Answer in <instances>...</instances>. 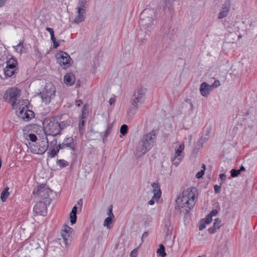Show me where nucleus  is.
<instances>
[{
    "label": "nucleus",
    "mask_w": 257,
    "mask_h": 257,
    "mask_svg": "<svg viewBox=\"0 0 257 257\" xmlns=\"http://www.w3.org/2000/svg\"><path fill=\"white\" fill-rule=\"evenodd\" d=\"M156 134V131L152 130L150 133L143 136L135 152V155L137 158L143 157L151 149L155 140Z\"/></svg>",
    "instance_id": "1"
},
{
    "label": "nucleus",
    "mask_w": 257,
    "mask_h": 257,
    "mask_svg": "<svg viewBox=\"0 0 257 257\" xmlns=\"http://www.w3.org/2000/svg\"><path fill=\"white\" fill-rule=\"evenodd\" d=\"M197 189L196 188H190L183 191L182 194L176 200L175 209L179 210L185 207L192 209L195 204V196Z\"/></svg>",
    "instance_id": "2"
},
{
    "label": "nucleus",
    "mask_w": 257,
    "mask_h": 257,
    "mask_svg": "<svg viewBox=\"0 0 257 257\" xmlns=\"http://www.w3.org/2000/svg\"><path fill=\"white\" fill-rule=\"evenodd\" d=\"M154 13L150 10H145L140 15L139 25L141 29L151 32L154 30L156 21L154 18Z\"/></svg>",
    "instance_id": "3"
},
{
    "label": "nucleus",
    "mask_w": 257,
    "mask_h": 257,
    "mask_svg": "<svg viewBox=\"0 0 257 257\" xmlns=\"http://www.w3.org/2000/svg\"><path fill=\"white\" fill-rule=\"evenodd\" d=\"M147 91V88L141 85L137 87L134 90L131 99V103L136 109L145 102Z\"/></svg>",
    "instance_id": "4"
},
{
    "label": "nucleus",
    "mask_w": 257,
    "mask_h": 257,
    "mask_svg": "<svg viewBox=\"0 0 257 257\" xmlns=\"http://www.w3.org/2000/svg\"><path fill=\"white\" fill-rule=\"evenodd\" d=\"M56 90L52 83H47L39 93L42 101L45 104H49L55 96Z\"/></svg>",
    "instance_id": "5"
},
{
    "label": "nucleus",
    "mask_w": 257,
    "mask_h": 257,
    "mask_svg": "<svg viewBox=\"0 0 257 257\" xmlns=\"http://www.w3.org/2000/svg\"><path fill=\"white\" fill-rule=\"evenodd\" d=\"M30 152L34 154L42 155L48 149L49 141L39 140L36 144L30 142L27 145Z\"/></svg>",
    "instance_id": "6"
},
{
    "label": "nucleus",
    "mask_w": 257,
    "mask_h": 257,
    "mask_svg": "<svg viewBox=\"0 0 257 257\" xmlns=\"http://www.w3.org/2000/svg\"><path fill=\"white\" fill-rule=\"evenodd\" d=\"M7 92L9 94L10 98L13 107L21 106L23 104H25L26 107L27 106L28 100L27 99L22 100L17 103V99L20 95V92L19 89L17 88H11L8 90Z\"/></svg>",
    "instance_id": "7"
},
{
    "label": "nucleus",
    "mask_w": 257,
    "mask_h": 257,
    "mask_svg": "<svg viewBox=\"0 0 257 257\" xmlns=\"http://www.w3.org/2000/svg\"><path fill=\"white\" fill-rule=\"evenodd\" d=\"M51 193L52 190L46 185L43 184L38 186L37 188H35L33 191V194L38 196L41 198V201L47 202L48 203H50L49 196Z\"/></svg>",
    "instance_id": "8"
},
{
    "label": "nucleus",
    "mask_w": 257,
    "mask_h": 257,
    "mask_svg": "<svg viewBox=\"0 0 257 257\" xmlns=\"http://www.w3.org/2000/svg\"><path fill=\"white\" fill-rule=\"evenodd\" d=\"M73 231V229L67 225L63 226V229L61 231V236L62 239L60 243H64L66 247L69 246L71 242L70 234Z\"/></svg>",
    "instance_id": "9"
},
{
    "label": "nucleus",
    "mask_w": 257,
    "mask_h": 257,
    "mask_svg": "<svg viewBox=\"0 0 257 257\" xmlns=\"http://www.w3.org/2000/svg\"><path fill=\"white\" fill-rule=\"evenodd\" d=\"M56 56L60 65L64 67H68L69 66L71 58L67 53L60 51L57 53Z\"/></svg>",
    "instance_id": "10"
},
{
    "label": "nucleus",
    "mask_w": 257,
    "mask_h": 257,
    "mask_svg": "<svg viewBox=\"0 0 257 257\" xmlns=\"http://www.w3.org/2000/svg\"><path fill=\"white\" fill-rule=\"evenodd\" d=\"M47 202L40 201L37 203L34 207V212L37 215L45 216L47 214V207L46 205Z\"/></svg>",
    "instance_id": "11"
},
{
    "label": "nucleus",
    "mask_w": 257,
    "mask_h": 257,
    "mask_svg": "<svg viewBox=\"0 0 257 257\" xmlns=\"http://www.w3.org/2000/svg\"><path fill=\"white\" fill-rule=\"evenodd\" d=\"M231 7V1L230 0H225L223 4L222 5L220 11L218 15V18L219 19H222L226 17L228 14Z\"/></svg>",
    "instance_id": "12"
},
{
    "label": "nucleus",
    "mask_w": 257,
    "mask_h": 257,
    "mask_svg": "<svg viewBox=\"0 0 257 257\" xmlns=\"http://www.w3.org/2000/svg\"><path fill=\"white\" fill-rule=\"evenodd\" d=\"M75 10L76 11V16L72 21V23L78 24L84 20L85 18L84 14L85 13L86 9L76 7Z\"/></svg>",
    "instance_id": "13"
},
{
    "label": "nucleus",
    "mask_w": 257,
    "mask_h": 257,
    "mask_svg": "<svg viewBox=\"0 0 257 257\" xmlns=\"http://www.w3.org/2000/svg\"><path fill=\"white\" fill-rule=\"evenodd\" d=\"M59 122L54 117L47 118L43 122V128H57Z\"/></svg>",
    "instance_id": "14"
},
{
    "label": "nucleus",
    "mask_w": 257,
    "mask_h": 257,
    "mask_svg": "<svg viewBox=\"0 0 257 257\" xmlns=\"http://www.w3.org/2000/svg\"><path fill=\"white\" fill-rule=\"evenodd\" d=\"M23 105H25V104H23ZM25 106H22V108L20 107L19 108L20 110L19 117L25 120H29L30 119L34 117V113L33 111L30 110L28 109H26Z\"/></svg>",
    "instance_id": "15"
},
{
    "label": "nucleus",
    "mask_w": 257,
    "mask_h": 257,
    "mask_svg": "<svg viewBox=\"0 0 257 257\" xmlns=\"http://www.w3.org/2000/svg\"><path fill=\"white\" fill-rule=\"evenodd\" d=\"M62 143L65 149H69L72 152L75 151L76 142L72 137L66 138Z\"/></svg>",
    "instance_id": "16"
},
{
    "label": "nucleus",
    "mask_w": 257,
    "mask_h": 257,
    "mask_svg": "<svg viewBox=\"0 0 257 257\" xmlns=\"http://www.w3.org/2000/svg\"><path fill=\"white\" fill-rule=\"evenodd\" d=\"M199 90L202 96L207 97L212 89L209 84L204 82L201 84Z\"/></svg>",
    "instance_id": "17"
},
{
    "label": "nucleus",
    "mask_w": 257,
    "mask_h": 257,
    "mask_svg": "<svg viewBox=\"0 0 257 257\" xmlns=\"http://www.w3.org/2000/svg\"><path fill=\"white\" fill-rule=\"evenodd\" d=\"M60 131L61 130H59V131L55 134H50L48 133L46 131V130H40V133L38 134V137L40 138L39 140H45L46 141H49V139L48 137L50 136H52L53 137H55L58 135L60 134ZM38 135V134L37 133Z\"/></svg>",
    "instance_id": "18"
},
{
    "label": "nucleus",
    "mask_w": 257,
    "mask_h": 257,
    "mask_svg": "<svg viewBox=\"0 0 257 257\" xmlns=\"http://www.w3.org/2000/svg\"><path fill=\"white\" fill-rule=\"evenodd\" d=\"M209 134V130H206L205 131L203 132V135L196 144V147H197L198 149L202 148L203 144L208 139Z\"/></svg>",
    "instance_id": "19"
},
{
    "label": "nucleus",
    "mask_w": 257,
    "mask_h": 257,
    "mask_svg": "<svg viewBox=\"0 0 257 257\" xmlns=\"http://www.w3.org/2000/svg\"><path fill=\"white\" fill-rule=\"evenodd\" d=\"M184 145L183 143L181 144L178 148L175 149V153L174 157L172 159V161H174L176 159H177L180 162L182 159L181 154L184 150Z\"/></svg>",
    "instance_id": "20"
},
{
    "label": "nucleus",
    "mask_w": 257,
    "mask_h": 257,
    "mask_svg": "<svg viewBox=\"0 0 257 257\" xmlns=\"http://www.w3.org/2000/svg\"><path fill=\"white\" fill-rule=\"evenodd\" d=\"M151 186L153 188L154 198H160L161 195V191L159 184L158 183H153Z\"/></svg>",
    "instance_id": "21"
},
{
    "label": "nucleus",
    "mask_w": 257,
    "mask_h": 257,
    "mask_svg": "<svg viewBox=\"0 0 257 257\" xmlns=\"http://www.w3.org/2000/svg\"><path fill=\"white\" fill-rule=\"evenodd\" d=\"M75 77L73 73L66 74L64 77V81L67 85H72L74 84Z\"/></svg>",
    "instance_id": "22"
},
{
    "label": "nucleus",
    "mask_w": 257,
    "mask_h": 257,
    "mask_svg": "<svg viewBox=\"0 0 257 257\" xmlns=\"http://www.w3.org/2000/svg\"><path fill=\"white\" fill-rule=\"evenodd\" d=\"M7 65L5 68L16 69L17 62L14 58H11L6 62Z\"/></svg>",
    "instance_id": "23"
},
{
    "label": "nucleus",
    "mask_w": 257,
    "mask_h": 257,
    "mask_svg": "<svg viewBox=\"0 0 257 257\" xmlns=\"http://www.w3.org/2000/svg\"><path fill=\"white\" fill-rule=\"evenodd\" d=\"M50 144H51L50 143ZM58 150H56L55 146L54 145H51L50 148L47 153L48 157L51 158H54L58 154Z\"/></svg>",
    "instance_id": "24"
},
{
    "label": "nucleus",
    "mask_w": 257,
    "mask_h": 257,
    "mask_svg": "<svg viewBox=\"0 0 257 257\" xmlns=\"http://www.w3.org/2000/svg\"><path fill=\"white\" fill-rule=\"evenodd\" d=\"M9 190V188L8 186H7L4 188V189L2 191L1 193V199L3 202H5L10 195Z\"/></svg>",
    "instance_id": "25"
},
{
    "label": "nucleus",
    "mask_w": 257,
    "mask_h": 257,
    "mask_svg": "<svg viewBox=\"0 0 257 257\" xmlns=\"http://www.w3.org/2000/svg\"><path fill=\"white\" fill-rule=\"evenodd\" d=\"M23 42L21 41L19 43L15 46H13L14 49L15 51L21 55L23 52H24V47L23 45Z\"/></svg>",
    "instance_id": "26"
},
{
    "label": "nucleus",
    "mask_w": 257,
    "mask_h": 257,
    "mask_svg": "<svg viewBox=\"0 0 257 257\" xmlns=\"http://www.w3.org/2000/svg\"><path fill=\"white\" fill-rule=\"evenodd\" d=\"M56 164L61 168L66 167L69 165L68 162L63 159L57 160L56 161Z\"/></svg>",
    "instance_id": "27"
},
{
    "label": "nucleus",
    "mask_w": 257,
    "mask_h": 257,
    "mask_svg": "<svg viewBox=\"0 0 257 257\" xmlns=\"http://www.w3.org/2000/svg\"><path fill=\"white\" fill-rule=\"evenodd\" d=\"M24 135L25 136V137L27 140L29 139L32 142H36V141L38 139L37 136L34 134H32V133L27 134V133H24Z\"/></svg>",
    "instance_id": "28"
},
{
    "label": "nucleus",
    "mask_w": 257,
    "mask_h": 257,
    "mask_svg": "<svg viewBox=\"0 0 257 257\" xmlns=\"http://www.w3.org/2000/svg\"><path fill=\"white\" fill-rule=\"evenodd\" d=\"M157 252L161 257H165L166 255V253L165 250V246L163 244H160L159 248L157 249Z\"/></svg>",
    "instance_id": "29"
},
{
    "label": "nucleus",
    "mask_w": 257,
    "mask_h": 257,
    "mask_svg": "<svg viewBox=\"0 0 257 257\" xmlns=\"http://www.w3.org/2000/svg\"><path fill=\"white\" fill-rule=\"evenodd\" d=\"M16 69H4V73L5 75L7 77H11L15 73Z\"/></svg>",
    "instance_id": "30"
},
{
    "label": "nucleus",
    "mask_w": 257,
    "mask_h": 257,
    "mask_svg": "<svg viewBox=\"0 0 257 257\" xmlns=\"http://www.w3.org/2000/svg\"><path fill=\"white\" fill-rule=\"evenodd\" d=\"M51 145H54L55 146L56 150H58V152H59L60 150H63L65 149L63 143L62 144H60L58 145H57V140L54 139L51 142Z\"/></svg>",
    "instance_id": "31"
},
{
    "label": "nucleus",
    "mask_w": 257,
    "mask_h": 257,
    "mask_svg": "<svg viewBox=\"0 0 257 257\" xmlns=\"http://www.w3.org/2000/svg\"><path fill=\"white\" fill-rule=\"evenodd\" d=\"M70 123V121L68 120L66 121H61L60 122H59L58 127H59V128H64L65 127L69 126Z\"/></svg>",
    "instance_id": "32"
},
{
    "label": "nucleus",
    "mask_w": 257,
    "mask_h": 257,
    "mask_svg": "<svg viewBox=\"0 0 257 257\" xmlns=\"http://www.w3.org/2000/svg\"><path fill=\"white\" fill-rule=\"evenodd\" d=\"M164 231L167 234H169L171 232V228L170 226V222L169 221H165L164 223Z\"/></svg>",
    "instance_id": "33"
},
{
    "label": "nucleus",
    "mask_w": 257,
    "mask_h": 257,
    "mask_svg": "<svg viewBox=\"0 0 257 257\" xmlns=\"http://www.w3.org/2000/svg\"><path fill=\"white\" fill-rule=\"evenodd\" d=\"M89 0H79L77 7L86 9V4Z\"/></svg>",
    "instance_id": "34"
},
{
    "label": "nucleus",
    "mask_w": 257,
    "mask_h": 257,
    "mask_svg": "<svg viewBox=\"0 0 257 257\" xmlns=\"http://www.w3.org/2000/svg\"><path fill=\"white\" fill-rule=\"evenodd\" d=\"M113 218L107 217H106L104 222H103V225L104 226H106L107 228H109V225L112 223V219Z\"/></svg>",
    "instance_id": "35"
},
{
    "label": "nucleus",
    "mask_w": 257,
    "mask_h": 257,
    "mask_svg": "<svg viewBox=\"0 0 257 257\" xmlns=\"http://www.w3.org/2000/svg\"><path fill=\"white\" fill-rule=\"evenodd\" d=\"M221 223V220L220 218H217L215 219V221L213 223V226L217 229H219V227H220Z\"/></svg>",
    "instance_id": "36"
},
{
    "label": "nucleus",
    "mask_w": 257,
    "mask_h": 257,
    "mask_svg": "<svg viewBox=\"0 0 257 257\" xmlns=\"http://www.w3.org/2000/svg\"><path fill=\"white\" fill-rule=\"evenodd\" d=\"M231 176L233 178L238 176L240 174V171L238 170L232 169L230 171Z\"/></svg>",
    "instance_id": "37"
},
{
    "label": "nucleus",
    "mask_w": 257,
    "mask_h": 257,
    "mask_svg": "<svg viewBox=\"0 0 257 257\" xmlns=\"http://www.w3.org/2000/svg\"><path fill=\"white\" fill-rule=\"evenodd\" d=\"M70 222L72 224H74L76 223L77 220L76 214L70 213Z\"/></svg>",
    "instance_id": "38"
},
{
    "label": "nucleus",
    "mask_w": 257,
    "mask_h": 257,
    "mask_svg": "<svg viewBox=\"0 0 257 257\" xmlns=\"http://www.w3.org/2000/svg\"><path fill=\"white\" fill-rule=\"evenodd\" d=\"M175 1V0H165L164 7L170 9Z\"/></svg>",
    "instance_id": "39"
},
{
    "label": "nucleus",
    "mask_w": 257,
    "mask_h": 257,
    "mask_svg": "<svg viewBox=\"0 0 257 257\" xmlns=\"http://www.w3.org/2000/svg\"><path fill=\"white\" fill-rule=\"evenodd\" d=\"M112 208H113V206L112 205H110L109 206L108 211H107V215H108V217L114 218V216L112 212Z\"/></svg>",
    "instance_id": "40"
},
{
    "label": "nucleus",
    "mask_w": 257,
    "mask_h": 257,
    "mask_svg": "<svg viewBox=\"0 0 257 257\" xmlns=\"http://www.w3.org/2000/svg\"><path fill=\"white\" fill-rule=\"evenodd\" d=\"M51 40L52 41L53 43V45H54V48H57L59 45V44H58L57 41H56V39L54 36V34L51 35Z\"/></svg>",
    "instance_id": "41"
},
{
    "label": "nucleus",
    "mask_w": 257,
    "mask_h": 257,
    "mask_svg": "<svg viewBox=\"0 0 257 257\" xmlns=\"http://www.w3.org/2000/svg\"><path fill=\"white\" fill-rule=\"evenodd\" d=\"M220 81L217 80L214 81L213 83L211 85H210V86H211L212 89H213V88L218 87V86H220Z\"/></svg>",
    "instance_id": "42"
},
{
    "label": "nucleus",
    "mask_w": 257,
    "mask_h": 257,
    "mask_svg": "<svg viewBox=\"0 0 257 257\" xmlns=\"http://www.w3.org/2000/svg\"><path fill=\"white\" fill-rule=\"evenodd\" d=\"M212 220V217L208 214L204 219V222L206 224H209L211 222Z\"/></svg>",
    "instance_id": "43"
},
{
    "label": "nucleus",
    "mask_w": 257,
    "mask_h": 257,
    "mask_svg": "<svg viewBox=\"0 0 257 257\" xmlns=\"http://www.w3.org/2000/svg\"><path fill=\"white\" fill-rule=\"evenodd\" d=\"M204 170H202L198 172L196 175V178L198 179L202 178L204 174Z\"/></svg>",
    "instance_id": "44"
},
{
    "label": "nucleus",
    "mask_w": 257,
    "mask_h": 257,
    "mask_svg": "<svg viewBox=\"0 0 257 257\" xmlns=\"http://www.w3.org/2000/svg\"><path fill=\"white\" fill-rule=\"evenodd\" d=\"M221 186L215 185L214 186V191L216 194L219 193L221 191Z\"/></svg>",
    "instance_id": "45"
},
{
    "label": "nucleus",
    "mask_w": 257,
    "mask_h": 257,
    "mask_svg": "<svg viewBox=\"0 0 257 257\" xmlns=\"http://www.w3.org/2000/svg\"><path fill=\"white\" fill-rule=\"evenodd\" d=\"M138 254V251L136 248L134 249L130 253L131 257H137Z\"/></svg>",
    "instance_id": "46"
},
{
    "label": "nucleus",
    "mask_w": 257,
    "mask_h": 257,
    "mask_svg": "<svg viewBox=\"0 0 257 257\" xmlns=\"http://www.w3.org/2000/svg\"><path fill=\"white\" fill-rule=\"evenodd\" d=\"M216 230H217V229L216 228H215L214 226L209 228V229H208L209 232L210 233H212V234L215 233Z\"/></svg>",
    "instance_id": "47"
},
{
    "label": "nucleus",
    "mask_w": 257,
    "mask_h": 257,
    "mask_svg": "<svg viewBox=\"0 0 257 257\" xmlns=\"http://www.w3.org/2000/svg\"><path fill=\"white\" fill-rule=\"evenodd\" d=\"M84 120L82 119H79L78 124L79 128H82V127L84 126Z\"/></svg>",
    "instance_id": "48"
},
{
    "label": "nucleus",
    "mask_w": 257,
    "mask_h": 257,
    "mask_svg": "<svg viewBox=\"0 0 257 257\" xmlns=\"http://www.w3.org/2000/svg\"><path fill=\"white\" fill-rule=\"evenodd\" d=\"M159 198H154V196L152 199L149 201L148 204L150 205H152L155 203V200H158Z\"/></svg>",
    "instance_id": "49"
},
{
    "label": "nucleus",
    "mask_w": 257,
    "mask_h": 257,
    "mask_svg": "<svg viewBox=\"0 0 257 257\" xmlns=\"http://www.w3.org/2000/svg\"><path fill=\"white\" fill-rule=\"evenodd\" d=\"M85 109H84V107H83L82 108V115H81V117L80 118V119H84V118H86V113L85 112Z\"/></svg>",
    "instance_id": "50"
},
{
    "label": "nucleus",
    "mask_w": 257,
    "mask_h": 257,
    "mask_svg": "<svg viewBox=\"0 0 257 257\" xmlns=\"http://www.w3.org/2000/svg\"><path fill=\"white\" fill-rule=\"evenodd\" d=\"M218 213V211L216 209L212 210L209 214L212 217V216H215Z\"/></svg>",
    "instance_id": "51"
},
{
    "label": "nucleus",
    "mask_w": 257,
    "mask_h": 257,
    "mask_svg": "<svg viewBox=\"0 0 257 257\" xmlns=\"http://www.w3.org/2000/svg\"><path fill=\"white\" fill-rule=\"evenodd\" d=\"M220 178L222 182H225L226 180V176L224 174H220Z\"/></svg>",
    "instance_id": "52"
},
{
    "label": "nucleus",
    "mask_w": 257,
    "mask_h": 257,
    "mask_svg": "<svg viewBox=\"0 0 257 257\" xmlns=\"http://www.w3.org/2000/svg\"><path fill=\"white\" fill-rule=\"evenodd\" d=\"M46 30L49 32L50 36L54 34V30L52 28L47 27Z\"/></svg>",
    "instance_id": "53"
},
{
    "label": "nucleus",
    "mask_w": 257,
    "mask_h": 257,
    "mask_svg": "<svg viewBox=\"0 0 257 257\" xmlns=\"http://www.w3.org/2000/svg\"><path fill=\"white\" fill-rule=\"evenodd\" d=\"M206 224L204 222L201 223L199 227V229L200 230H202L206 227Z\"/></svg>",
    "instance_id": "54"
},
{
    "label": "nucleus",
    "mask_w": 257,
    "mask_h": 257,
    "mask_svg": "<svg viewBox=\"0 0 257 257\" xmlns=\"http://www.w3.org/2000/svg\"><path fill=\"white\" fill-rule=\"evenodd\" d=\"M7 0H0V8L3 7L6 4Z\"/></svg>",
    "instance_id": "55"
},
{
    "label": "nucleus",
    "mask_w": 257,
    "mask_h": 257,
    "mask_svg": "<svg viewBox=\"0 0 257 257\" xmlns=\"http://www.w3.org/2000/svg\"><path fill=\"white\" fill-rule=\"evenodd\" d=\"M77 207L76 206H74L73 207V208H72L70 213H71V214H76L77 213Z\"/></svg>",
    "instance_id": "56"
},
{
    "label": "nucleus",
    "mask_w": 257,
    "mask_h": 257,
    "mask_svg": "<svg viewBox=\"0 0 257 257\" xmlns=\"http://www.w3.org/2000/svg\"><path fill=\"white\" fill-rule=\"evenodd\" d=\"M128 130H120L121 135L124 136L127 133Z\"/></svg>",
    "instance_id": "57"
},
{
    "label": "nucleus",
    "mask_w": 257,
    "mask_h": 257,
    "mask_svg": "<svg viewBox=\"0 0 257 257\" xmlns=\"http://www.w3.org/2000/svg\"><path fill=\"white\" fill-rule=\"evenodd\" d=\"M186 101L188 102L189 104H190V107L191 109V110L193 111V108H194V105H193V103H192V102L191 101V100L189 99H187L186 100Z\"/></svg>",
    "instance_id": "58"
},
{
    "label": "nucleus",
    "mask_w": 257,
    "mask_h": 257,
    "mask_svg": "<svg viewBox=\"0 0 257 257\" xmlns=\"http://www.w3.org/2000/svg\"><path fill=\"white\" fill-rule=\"evenodd\" d=\"M82 204H83V201H82V199H80L77 202V204L79 206L80 209H81V208L82 207Z\"/></svg>",
    "instance_id": "59"
},
{
    "label": "nucleus",
    "mask_w": 257,
    "mask_h": 257,
    "mask_svg": "<svg viewBox=\"0 0 257 257\" xmlns=\"http://www.w3.org/2000/svg\"><path fill=\"white\" fill-rule=\"evenodd\" d=\"M148 233L147 232H146H146H145L143 234V235H142V240H143V239H144V238L147 237L148 236Z\"/></svg>",
    "instance_id": "60"
},
{
    "label": "nucleus",
    "mask_w": 257,
    "mask_h": 257,
    "mask_svg": "<svg viewBox=\"0 0 257 257\" xmlns=\"http://www.w3.org/2000/svg\"><path fill=\"white\" fill-rule=\"evenodd\" d=\"M115 101V99L113 98H110L109 100V103L111 105Z\"/></svg>",
    "instance_id": "61"
},
{
    "label": "nucleus",
    "mask_w": 257,
    "mask_h": 257,
    "mask_svg": "<svg viewBox=\"0 0 257 257\" xmlns=\"http://www.w3.org/2000/svg\"><path fill=\"white\" fill-rule=\"evenodd\" d=\"M120 128H128V126L125 124H123L120 126Z\"/></svg>",
    "instance_id": "62"
},
{
    "label": "nucleus",
    "mask_w": 257,
    "mask_h": 257,
    "mask_svg": "<svg viewBox=\"0 0 257 257\" xmlns=\"http://www.w3.org/2000/svg\"><path fill=\"white\" fill-rule=\"evenodd\" d=\"M238 170L240 171V173H241V171L245 170V168L243 166H241Z\"/></svg>",
    "instance_id": "63"
},
{
    "label": "nucleus",
    "mask_w": 257,
    "mask_h": 257,
    "mask_svg": "<svg viewBox=\"0 0 257 257\" xmlns=\"http://www.w3.org/2000/svg\"><path fill=\"white\" fill-rule=\"evenodd\" d=\"M109 131V130H106V131L105 132V135H104V137H105V138L107 137V135Z\"/></svg>",
    "instance_id": "64"
}]
</instances>
